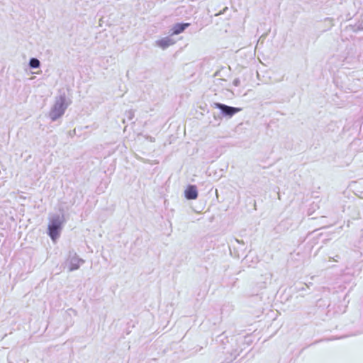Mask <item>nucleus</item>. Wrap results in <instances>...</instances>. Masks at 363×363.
Segmentation results:
<instances>
[{
    "label": "nucleus",
    "mask_w": 363,
    "mask_h": 363,
    "mask_svg": "<svg viewBox=\"0 0 363 363\" xmlns=\"http://www.w3.org/2000/svg\"><path fill=\"white\" fill-rule=\"evenodd\" d=\"M184 195L187 199H196L198 197L196 186L194 185L188 186L184 191Z\"/></svg>",
    "instance_id": "nucleus-4"
},
{
    "label": "nucleus",
    "mask_w": 363,
    "mask_h": 363,
    "mask_svg": "<svg viewBox=\"0 0 363 363\" xmlns=\"http://www.w3.org/2000/svg\"><path fill=\"white\" fill-rule=\"evenodd\" d=\"M214 106L216 108H219L220 110L222 111V112L224 114L229 116H232L234 114H235L236 113L241 111V108H240L230 107V106H226L225 104H222L220 103H216L214 104Z\"/></svg>",
    "instance_id": "nucleus-3"
},
{
    "label": "nucleus",
    "mask_w": 363,
    "mask_h": 363,
    "mask_svg": "<svg viewBox=\"0 0 363 363\" xmlns=\"http://www.w3.org/2000/svg\"><path fill=\"white\" fill-rule=\"evenodd\" d=\"M29 65L32 68H37L40 66V62L38 59L32 58L30 60Z\"/></svg>",
    "instance_id": "nucleus-7"
},
{
    "label": "nucleus",
    "mask_w": 363,
    "mask_h": 363,
    "mask_svg": "<svg viewBox=\"0 0 363 363\" xmlns=\"http://www.w3.org/2000/svg\"><path fill=\"white\" fill-rule=\"evenodd\" d=\"M62 221L59 218H53L48 225V233L53 241L60 235V230L61 229Z\"/></svg>",
    "instance_id": "nucleus-1"
},
{
    "label": "nucleus",
    "mask_w": 363,
    "mask_h": 363,
    "mask_svg": "<svg viewBox=\"0 0 363 363\" xmlns=\"http://www.w3.org/2000/svg\"><path fill=\"white\" fill-rule=\"evenodd\" d=\"M65 106L62 102L57 103L50 113V116L52 121H55L61 116L64 114L65 112Z\"/></svg>",
    "instance_id": "nucleus-2"
},
{
    "label": "nucleus",
    "mask_w": 363,
    "mask_h": 363,
    "mask_svg": "<svg viewBox=\"0 0 363 363\" xmlns=\"http://www.w3.org/2000/svg\"><path fill=\"white\" fill-rule=\"evenodd\" d=\"M157 44L162 48L165 49L174 44V41L168 38H162L157 42Z\"/></svg>",
    "instance_id": "nucleus-6"
},
{
    "label": "nucleus",
    "mask_w": 363,
    "mask_h": 363,
    "mask_svg": "<svg viewBox=\"0 0 363 363\" xmlns=\"http://www.w3.org/2000/svg\"><path fill=\"white\" fill-rule=\"evenodd\" d=\"M190 26V23H177L172 28V35H178L182 33L187 27Z\"/></svg>",
    "instance_id": "nucleus-5"
}]
</instances>
